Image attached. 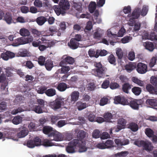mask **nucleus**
I'll list each match as a JSON object with an SVG mask.
<instances>
[{
	"label": "nucleus",
	"mask_w": 157,
	"mask_h": 157,
	"mask_svg": "<svg viewBox=\"0 0 157 157\" xmlns=\"http://www.w3.org/2000/svg\"><path fill=\"white\" fill-rule=\"evenodd\" d=\"M140 10L138 8L136 9L133 12L132 15H129L126 18L128 21V25L131 26H134L133 31L134 32L138 31L140 29V24L139 22H136L135 19L137 18L140 16Z\"/></svg>",
	"instance_id": "nucleus-1"
},
{
	"label": "nucleus",
	"mask_w": 157,
	"mask_h": 157,
	"mask_svg": "<svg viewBox=\"0 0 157 157\" xmlns=\"http://www.w3.org/2000/svg\"><path fill=\"white\" fill-rule=\"evenodd\" d=\"M70 7V4L67 0H60L59 6H55L53 8L56 14L59 16L60 14H64Z\"/></svg>",
	"instance_id": "nucleus-2"
},
{
	"label": "nucleus",
	"mask_w": 157,
	"mask_h": 157,
	"mask_svg": "<svg viewBox=\"0 0 157 157\" xmlns=\"http://www.w3.org/2000/svg\"><path fill=\"white\" fill-rule=\"evenodd\" d=\"M134 144L138 147H142L143 150L149 152L152 151L154 147L152 143L148 141L136 140Z\"/></svg>",
	"instance_id": "nucleus-3"
},
{
	"label": "nucleus",
	"mask_w": 157,
	"mask_h": 157,
	"mask_svg": "<svg viewBox=\"0 0 157 157\" xmlns=\"http://www.w3.org/2000/svg\"><path fill=\"white\" fill-rule=\"evenodd\" d=\"M134 144L138 147H142L143 150L149 152L152 151L154 147L152 143L148 141L136 140Z\"/></svg>",
	"instance_id": "nucleus-4"
},
{
	"label": "nucleus",
	"mask_w": 157,
	"mask_h": 157,
	"mask_svg": "<svg viewBox=\"0 0 157 157\" xmlns=\"http://www.w3.org/2000/svg\"><path fill=\"white\" fill-rule=\"evenodd\" d=\"M65 99L61 97H59L53 102H49L48 103V105L54 110H56L59 109L61 105L64 104Z\"/></svg>",
	"instance_id": "nucleus-5"
},
{
	"label": "nucleus",
	"mask_w": 157,
	"mask_h": 157,
	"mask_svg": "<svg viewBox=\"0 0 157 157\" xmlns=\"http://www.w3.org/2000/svg\"><path fill=\"white\" fill-rule=\"evenodd\" d=\"M94 65L97 68L96 71L93 70L92 72V73L98 77H102L104 74V70L102 67L101 64L100 63H96L94 64Z\"/></svg>",
	"instance_id": "nucleus-6"
},
{
	"label": "nucleus",
	"mask_w": 157,
	"mask_h": 157,
	"mask_svg": "<svg viewBox=\"0 0 157 157\" xmlns=\"http://www.w3.org/2000/svg\"><path fill=\"white\" fill-rule=\"evenodd\" d=\"M78 139H75L70 142L66 148L67 151L69 153H73L75 152V148L78 144Z\"/></svg>",
	"instance_id": "nucleus-7"
},
{
	"label": "nucleus",
	"mask_w": 157,
	"mask_h": 157,
	"mask_svg": "<svg viewBox=\"0 0 157 157\" xmlns=\"http://www.w3.org/2000/svg\"><path fill=\"white\" fill-rule=\"evenodd\" d=\"M114 103L116 104H121L123 105H126L129 104V102L127 100L122 96H116L114 98Z\"/></svg>",
	"instance_id": "nucleus-8"
},
{
	"label": "nucleus",
	"mask_w": 157,
	"mask_h": 157,
	"mask_svg": "<svg viewBox=\"0 0 157 157\" xmlns=\"http://www.w3.org/2000/svg\"><path fill=\"white\" fill-rule=\"evenodd\" d=\"M154 32H151L150 33L147 31H143L141 34L142 38L143 40H150L151 41L154 40L153 37Z\"/></svg>",
	"instance_id": "nucleus-9"
},
{
	"label": "nucleus",
	"mask_w": 157,
	"mask_h": 157,
	"mask_svg": "<svg viewBox=\"0 0 157 157\" xmlns=\"http://www.w3.org/2000/svg\"><path fill=\"white\" fill-rule=\"evenodd\" d=\"M137 72L140 74H144L147 71V66L142 63H139L137 65L136 69Z\"/></svg>",
	"instance_id": "nucleus-10"
},
{
	"label": "nucleus",
	"mask_w": 157,
	"mask_h": 157,
	"mask_svg": "<svg viewBox=\"0 0 157 157\" xmlns=\"http://www.w3.org/2000/svg\"><path fill=\"white\" fill-rule=\"evenodd\" d=\"M78 142L77 146L79 147L78 151L80 153L86 151L87 150V148L85 146V142L82 140H78Z\"/></svg>",
	"instance_id": "nucleus-11"
},
{
	"label": "nucleus",
	"mask_w": 157,
	"mask_h": 157,
	"mask_svg": "<svg viewBox=\"0 0 157 157\" xmlns=\"http://www.w3.org/2000/svg\"><path fill=\"white\" fill-rule=\"evenodd\" d=\"M4 20L8 24L14 23L12 19V16L10 13L7 12L4 15Z\"/></svg>",
	"instance_id": "nucleus-12"
},
{
	"label": "nucleus",
	"mask_w": 157,
	"mask_h": 157,
	"mask_svg": "<svg viewBox=\"0 0 157 157\" xmlns=\"http://www.w3.org/2000/svg\"><path fill=\"white\" fill-rule=\"evenodd\" d=\"M136 67V64L134 63L131 62L124 66V69L128 72H130Z\"/></svg>",
	"instance_id": "nucleus-13"
},
{
	"label": "nucleus",
	"mask_w": 157,
	"mask_h": 157,
	"mask_svg": "<svg viewBox=\"0 0 157 157\" xmlns=\"http://www.w3.org/2000/svg\"><path fill=\"white\" fill-rule=\"evenodd\" d=\"M0 82L2 83L1 88L4 90L7 86V81H6V78L4 74H2L0 76Z\"/></svg>",
	"instance_id": "nucleus-14"
},
{
	"label": "nucleus",
	"mask_w": 157,
	"mask_h": 157,
	"mask_svg": "<svg viewBox=\"0 0 157 157\" xmlns=\"http://www.w3.org/2000/svg\"><path fill=\"white\" fill-rule=\"evenodd\" d=\"M143 45L145 49L150 52L153 51L155 48L153 44L151 42L147 41L144 42Z\"/></svg>",
	"instance_id": "nucleus-15"
},
{
	"label": "nucleus",
	"mask_w": 157,
	"mask_h": 157,
	"mask_svg": "<svg viewBox=\"0 0 157 157\" xmlns=\"http://www.w3.org/2000/svg\"><path fill=\"white\" fill-rule=\"evenodd\" d=\"M23 37H21L15 39L12 44L11 45L13 46L17 47L19 45L24 44Z\"/></svg>",
	"instance_id": "nucleus-16"
},
{
	"label": "nucleus",
	"mask_w": 157,
	"mask_h": 157,
	"mask_svg": "<svg viewBox=\"0 0 157 157\" xmlns=\"http://www.w3.org/2000/svg\"><path fill=\"white\" fill-rule=\"evenodd\" d=\"M50 136H51V137H53V140L56 141H60L61 139V134L59 132L56 130H53L52 133H51Z\"/></svg>",
	"instance_id": "nucleus-17"
},
{
	"label": "nucleus",
	"mask_w": 157,
	"mask_h": 157,
	"mask_svg": "<svg viewBox=\"0 0 157 157\" xmlns=\"http://www.w3.org/2000/svg\"><path fill=\"white\" fill-rule=\"evenodd\" d=\"M92 20L94 22L100 23L101 22V19L99 16V12L98 10H96L94 13V17Z\"/></svg>",
	"instance_id": "nucleus-18"
},
{
	"label": "nucleus",
	"mask_w": 157,
	"mask_h": 157,
	"mask_svg": "<svg viewBox=\"0 0 157 157\" xmlns=\"http://www.w3.org/2000/svg\"><path fill=\"white\" fill-rule=\"evenodd\" d=\"M96 31L94 34V38L96 39L100 38L104 33V31L99 28L97 29Z\"/></svg>",
	"instance_id": "nucleus-19"
},
{
	"label": "nucleus",
	"mask_w": 157,
	"mask_h": 157,
	"mask_svg": "<svg viewBox=\"0 0 157 157\" xmlns=\"http://www.w3.org/2000/svg\"><path fill=\"white\" fill-rule=\"evenodd\" d=\"M46 43L48 44L46 46L40 44L39 46V48L40 51H43L47 48L52 46L55 44L56 42L54 41L49 42L48 41V42H46Z\"/></svg>",
	"instance_id": "nucleus-20"
},
{
	"label": "nucleus",
	"mask_w": 157,
	"mask_h": 157,
	"mask_svg": "<svg viewBox=\"0 0 157 157\" xmlns=\"http://www.w3.org/2000/svg\"><path fill=\"white\" fill-rule=\"evenodd\" d=\"M132 81L140 86H144L145 85V82L138 79L136 77H133L132 78Z\"/></svg>",
	"instance_id": "nucleus-21"
},
{
	"label": "nucleus",
	"mask_w": 157,
	"mask_h": 157,
	"mask_svg": "<svg viewBox=\"0 0 157 157\" xmlns=\"http://www.w3.org/2000/svg\"><path fill=\"white\" fill-rule=\"evenodd\" d=\"M79 93L77 91L73 92L71 95V101L75 102L77 101L79 98Z\"/></svg>",
	"instance_id": "nucleus-22"
},
{
	"label": "nucleus",
	"mask_w": 157,
	"mask_h": 157,
	"mask_svg": "<svg viewBox=\"0 0 157 157\" xmlns=\"http://www.w3.org/2000/svg\"><path fill=\"white\" fill-rule=\"evenodd\" d=\"M68 45L71 48L75 49L78 48V43L75 41V39H71L70 43H68Z\"/></svg>",
	"instance_id": "nucleus-23"
},
{
	"label": "nucleus",
	"mask_w": 157,
	"mask_h": 157,
	"mask_svg": "<svg viewBox=\"0 0 157 157\" xmlns=\"http://www.w3.org/2000/svg\"><path fill=\"white\" fill-rule=\"evenodd\" d=\"M99 50H97L95 53V51L92 49H90L88 51V54L90 57H94L97 58L99 56Z\"/></svg>",
	"instance_id": "nucleus-24"
},
{
	"label": "nucleus",
	"mask_w": 157,
	"mask_h": 157,
	"mask_svg": "<svg viewBox=\"0 0 157 157\" xmlns=\"http://www.w3.org/2000/svg\"><path fill=\"white\" fill-rule=\"evenodd\" d=\"M19 33L21 36H29L30 35V33L29 31L24 28L21 29L20 30Z\"/></svg>",
	"instance_id": "nucleus-25"
},
{
	"label": "nucleus",
	"mask_w": 157,
	"mask_h": 157,
	"mask_svg": "<svg viewBox=\"0 0 157 157\" xmlns=\"http://www.w3.org/2000/svg\"><path fill=\"white\" fill-rule=\"evenodd\" d=\"M59 33H58L57 35L58 36H60L61 34V33H59L60 32H63L66 29V25L65 22H60L59 24Z\"/></svg>",
	"instance_id": "nucleus-26"
},
{
	"label": "nucleus",
	"mask_w": 157,
	"mask_h": 157,
	"mask_svg": "<svg viewBox=\"0 0 157 157\" xmlns=\"http://www.w3.org/2000/svg\"><path fill=\"white\" fill-rule=\"evenodd\" d=\"M76 106L79 110H81L86 108L88 105L86 103L79 101L76 103Z\"/></svg>",
	"instance_id": "nucleus-27"
},
{
	"label": "nucleus",
	"mask_w": 157,
	"mask_h": 157,
	"mask_svg": "<svg viewBox=\"0 0 157 157\" xmlns=\"http://www.w3.org/2000/svg\"><path fill=\"white\" fill-rule=\"evenodd\" d=\"M126 121L124 118H121L117 121V126L118 128H123L124 127L126 124Z\"/></svg>",
	"instance_id": "nucleus-28"
},
{
	"label": "nucleus",
	"mask_w": 157,
	"mask_h": 157,
	"mask_svg": "<svg viewBox=\"0 0 157 157\" xmlns=\"http://www.w3.org/2000/svg\"><path fill=\"white\" fill-rule=\"evenodd\" d=\"M41 145L46 147H51L53 146L54 144L48 139H45L42 141Z\"/></svg>",
	"instance_id": "nucleus-29"
},
{
	"label": "nucleus",
	"mask_w": 157,
	"mask_h": 157,
	"mask_svg": "<svg viewBox=\"0 0 157 157\" xmlns=\"http://www.w3.org/2000/svg\"><path fill=\"white\" fill-rule=\"evenodd\" d=\"M63 59L66 62L69 64H72L74 62V59L71 57L64 55L63 56Z\"/></svg>",
	"instance_id": "nucleus-30"
},
{
	"label": "nucleus",
	"mask_w": 157,
	"mask_h": 157,
	"mask_svg": "<svg viewBox=\"0 0 157 157\" xmlns=\"http://www.w3.org/2000/svg\"><path fill=\"white\" fill-rule=\"evenodd\" d=\"M29 133V131L27 129H23L18 133L17 136L19 138L25 137Z\"/></svg>",
	"instance_id": "nucleus-31"
},
{
	"label": "nucleus",
	"mask_w": 157,
	"mask_h": 157,
	"mask_svg": "<svg viewBox=\"0 0 157 157\" xmlns=\"http://www.w3.org/2000/svg\"><path fill=\"white\" fill-rule=\"evenodd\" d=\"M70 70V67L67 66H65L63 67L61 70H59L55 74V76L57 75L58 73H65L67 72Z\"/></svg>",
	"instance_id": "nucleus-32"
},
{
	"label": "nucleus",
	"mask_w": 157,
	"mask_h": 157,
	"mask_svg": "<svg viewBox=\"0 0 157 157\" xmlns=\"http://www.w3.org/2000/svg\"><path fill=\"white\" fill-rule=\"evenodd\" d=\"M138 102L139 101L137 100H132L130 102V106L132 109H138L139 105Z\"/></svg>",
	"instance_id": "nucleus-33"
},
{
	"label": "nucleus",
	"mask_w": 157,
	"mask_h": 157,
	"mask_svg": "<svg viewBox=\"0 0 157 157\" xmlns=\"http://www.w3.org/2000/svg\"><path fill=\"white\" fill-rule=\"evenodd\" d=\"M146 103L152 107L157 106V101L155 99H148L146 101Z\"/></svg>",
	"instance_id": "nucleus-34"
},
{
	"label": "nucleus",
	"mask_w": 157,
	"mask_h": 157,
	"mask_svg": "<svg viewBox=\"0 0 157 157\" xmlns=\"http://www.w3.org/2000/svg\"><path fill=\"white\" fill-rule=\"evenodd\" d=\"M30 55V53L26 50L20 51L18 53V56L21 57L28 56Z\"/></svg>",
	"instance_id": "nucleus-35"
},
{
	"label": "nucleus",
	"mask_w": 157,
	"mask_h": 157,
	"mask_svg": "<svg viewBox=\"0 0 157 157\" xmlns=\"http://www.w3.org/2000/svg\"><path fill=\"white\" fill-rule=\"evenodd\" d=\"M67 88V85L63 82L60 83L57 87V89L60 91H64Z\"/></svg>",
	"instance_id": "nucleus-36"
},
{
	"label": "nucleus",
	"mask_w": 157,
	"mask_h": 157,
	"mask_svg": "<svg viewBox=\"0 0 157 157\" xmlns=\"http://www.w3.org/2000/svg\"><path fill=\"white\" fill-rule=\"evenodd\" d=\"M86 132L83 131H80L77 134V137L80 140H81L86 136Z\"/></svg>",
	"instance_id": "nucleus-37"
},
{
	"label": "nucleus",
	"mask_w": 157,
	"mask_h": 157,
	"mask_svg": "<svg viewBox=\"0 0 157 157\" xmlns=\"http://www.w3.org/2000/svg\"><path fill=\"white\" fill-rule=\"evenodd\" d=\"M104 143L106 148H109L114 147V142L112 140H108Z\"/></svg>",
	"instance_id": "nucleus-38"
},
{
	"label": "nucleus",
	"mask_w": 157,
	"mask_h": 157,
	"mask_svg": "<svg viewBox=\"0 0 157 157\" xmlns=\"http://www.w3.org/2000/svg\"><path fill=\"white\" fill-rule=\"evenodd\" d=\"M45 67L48 70L50 71L53 67L52 61L50 60H47L45 64Z\"/></svg>",
	"instance_id": "nucleus-39"
},
{
	"label": "nucleus",
	"mask_w": 157,
	"mask_h": 157,
	"mask_svg": "<svg viewBox=\"0 0 157 157\" xmlns=\"http://www.w3.org/2000/svg\"><path fill=\"white\" fill-rule=\"evenodd\" d=\"M126 33V30L123 27H122L119 30L117 34H115V37H122Z\"/></svg>",
	"instance_id": "nucleus-40"
},
{
	"label": "nucleus",
	"mask_w": 157,
	"mask_h": 157,
	"mask_svg": "<svg viewBox=\"0 0 157 157\" xmlns=\"http://www.w3.org/2000/svg\"><path fill=\"white\" fill-rule=\"evenodd\" d=\"M16 21L17 22L24 23L26 22H30L31 21L29 19H25L23 17L19 16L17 18Z\"/></svg>",
	"instance_id": "nucleus-41"
},
{
	"label": "nucleus",
	"mask_w": 157,
	"mask_h": 157,
	"mask_svg": "<svg viewBox=\"0 0 157 157\" xmlns=\"http://www.w3.org/2000/svg\"><path fill=\"white\" fill-rule=\"evenodd\" d=\"M132 90L133 93L136 95H140L142 91L141 88L136 86L133 87Z\"/></svg>",
	"instance_id": "nucleus-42"
},
{
	"label": "nucleus",
	"mask_w": 157,
	"mask_h": 157,
	"mask_svg": "<svg viewBox=\"0 0 157 157\" xmlns=\"http://www.w3.org/2000/svg\"><path fill=\"white\" fill-rule=\"evenodd\" d=\"M45 93L48 96L52 97L56 94V91L55 90L51 88L47 90Z\"/></svg>",
	"instance_id": "nucleus-43"
},
{
	"label": "nucleus",
	"mask_w": 157,
	"mask_h": 157,
	"mask_svg": "<svg viewBox=\"0 0 157 157\" xmlns=\"http://www.w3.org/2000/svg\"><path fill=\"white\" fill-rule=\"evenodd\" d=\"M53 128H43V132L45 134L47 135L48 137H51L50 136L51 134L52 133L53 130Z\"/></svg>",
	"instance_id": "nucleus-44"
},
{
	"label": "nucleus",
	"mask_w": 157,
	"mask_h": 157,
	"mask_svg": "<svg viewBox=\"0 0 157 157\" xmlns=\"http://www.w3.org/2000/svg\"><path fill=\"white\" fill-rule=\"evenodd\" d=\"M46 20L45 17H40L37 18L36 20V22L38 24L40 25L44 24L46 21Z\"/></svg>",
	"instance_id": "nucleus-45"
},
{
	"label": "nucleus",
	"mask_w": 157,
	"mask_h": 157,
	"mask_svg": "<svg viewBox=\"0 0 157 157\" xmlns=\"http://www.w3.org/2000/svg\"><path fill=\"white\" fill-rule=\"evenodd\" d=\"M131 88V85L128 83L124 84L122 86V89L123 91L126 93H128V90Z\"/></svg>",
	"instance_id": "nucleus-46"
},
{
	"label": "nucleus",
	"mask_w": 157,
	"mask_h": 157,
	"mask_svg": "<svg viewBox=\"0 0 157 157\" xmlns=\"http://www.w3.org/2000/svg\"><path fill=\"white\" fill-rule=\"evenodd\" d=\"M96 4L95 2H91L90 3L89 5V9L91 13L93 12L96 9Z\"/></svg>",
	"instance_id": "nucleus-47"
},
{
	"label": "nucleus",
	"mask_w": 157,
	"mask_h": 157,
	"mask_svg": "<svg viewBox=\"0 0 157 157\" xmlns=\"http://www.w3.org/2000/svg\"><path fill=\"white\" fill-rule=\"evenodd\" d=\"M132 38L131 36H126L121 39V41L123 44H126L129 42L132 39Z\"/></svg>",
	"instance_id": "nucleus-48"
},
{
	"label": "nucleus",
	"mask_w": 157,
	"mask_h": 157,
	"mask_svg": "<svg viewBox=\"0 0 157 157\" xmlns=\"http://www.w3.org/2000/svg\"><path fill=\"white\" fill-rule=\"evenodd\" d=\"M22 118L20 116H17L14 117L13 120V123L15 124H18L22 121Z\"/></svg>",
	"instance_id": "nucleus-49"
},
{
	"label": "nucleus",
	"mask_w": 157,
	"mask_h": 157,
	"mask_svg": "<svg viewBox=\"0 0 157 157\" xmlns=\"http://www.w3.org/2000/svg\"><path fill=\"white\" fill-rule=\"evenodd\" d=\"M34 143L36 146H39L41 145L42 141L38 137H36L33 139Z\"/></svg>",
	"instance_id": "nucleus-50"
},
{
	"label": "nucleus",
	"mask_w": 157,
	"mask_h": 157,
	"mask_svg": "<svg viewBox=\"0 0 157 157\" xmlns=\"http://www.w3.org/2000/svg\"><path fill=\"white\" fill-rule=\"evenodd\" d=\"M104 117L105 121L109 122L112 118L113 116L111 113H107L104 114Z\"/></svg>",
	"instance_id": "nucleus-51"
},
{
	"label": "nucleus",
	"mask_w": 157,
	"mask_h": 157,
	"mask_svg": "<svg viewBox=\"0 0 157 157\" xmlns=\"http://www.w3.org/2000/svg\"><path fill=\"white\" fill-rule=\"evenodd\" d=\"M146 135L148 137H151L154 135V132L151 128H146L145 131Z\"/></svg>",
	"instance_id": "nucleus-52"
},
{
	"label": "nucleus",
	"mask_w": 157,
	"mask_h": 157,
	"mask_svg": "<svg viewBox=\"0 0 157 157\" xmlns=\"http://www.w3.org/2000/svg\"><path fill=\"white\" fill-rule=\"evenodd\" d=\"M116 53L118 58L121 59L123 57V55L122 49L119 48H117L116 49Z\"/></svg>",
	"instance_id": "nucleus-53"
},
{
	"label": "nucleus",
	"mask_w": 157,
	"mask_h": 157,
	"mask_svg": "<svg viewBox=\"0 0 157 157\" xmlns=\"http://www.w3.org/2000/svg\"><path fill=\"white\" fill-rule=\"evenodd\" d=\"M27 146L30 148H33L36 146L33 140H29L27 142Z\"/></svg>",
	"instance_id": "nucleus-54"
},
{
	"label": "nucleus",
	"mask_w": 157,
	"mask_h": 157,
	"mask_svg": "<svg viewBox=\"0 0 157 157\" xmlns=\"http://www.w3.org/2000/svg\"><path fill=\"white\" fill-rule=\"evenodd\" d=\"M109 101L108 98L106 97H103L101 99L100 105L101 106H103L108 103Z\"/></svg>",
	"instance_id": "nucleus-55"
},
{
	"label": "nucleus",
	"mask_w": 157,
	"mask_h": 157,
	"mask_svg": "<svg viewBox=\"0 0 157 157\" xmlns=\"http://www.w3.org/2000/svg\"><path fill=\"white\" fill-rule=\"evenodd\" d=\"M108 60L110 63L115 65L116 64V59L113 55H110L108 57Z\"/></svg>",
	"instance_id": "nucleus-56"
},
{
	"label": "nucleus",
	"mask_w": 157,
	"mask_h": 157,
	"mask_svg": "<svg viewBox=\"0 0 157 157\" xmlns=\"http://www.w3.org/2000/svg\"><path fill=\"white\" fill-rule=\"evenodd\" d=\"M110 137L109 134L106 132H103L100 135V138L102 140L109 138Z\"/></svg>",
	"instance_id": "nucleus-57"
},
{
	"label": "nucleus",
	"mask_w": 157,
	"mask_h": 157,
	"mask_svg": "<svg viewBox=\"0 0 157 157\" xmlns=\"http://www.w3.org/2000/svg\"><path fill=\"white\" fill-rule=\"evenodd\" d=\"M113 29H114V28H112L107 30L106 32V35L107 36L109 37H111L112 36L114 37H115V34L112 32V30Z\"/></svg>",
	"instance_id": "nucleus-58"
},
{
	"label": "nucleus",
	"mask_w": 157,
	"mask_h": 157,
	"mask_svg": "<svg viewBox=\"0 0 157 157\" xmlns=\"http://www.w3.org/2000/svg\"><path fill=\"white\" fill-rule=\"evenodd\" d=\"M33 37L32 36H30L28 37L23 38V40L24 44H28L33 41Z\"/></svg>",
	"instance_id": "nucleus-59"
},
{
	"label": "nucleus",
	"mask_w": 157,
	"mask_h": 157,
	"mask_svg": "<svg viewBox=\"0 0 157 157\" xmlns=\"http://www.w3.org/2000/svg\"><path fill=\"white\" fill-rule=\"evenodd\" d=\"M128 58V59L131 61H133L135 59V54L134 51H132L129 52Z\"/></svg>",
	"instance_id": "nucleus-60"
},
{
	"label": "nucleus",
	"mask_w": 157,
	"mask_h": 157,
	"mask_svg": "<svg viewBox=\"0 0 157 157\" xmlns=\"http://www.w3.org/2000/svg\"><path fill=\"white\" fill-rule=\"evenodd\" d=\"M82 4L80 3H74V6L75 9L78 12H80L82 11Z\"/></svg>",
	"instance_id": "nucleus-61"
},
{
	"label": "nucleus",
	"mask_w": 157,
	"mask_h": 157,
	"mask_svg": "<svg viewBox=\"0 0 157 157\" xmlns=\"http://www.w3.org/2000/svg\"><path fill=\"white\" fill-rule=\"evenodd\" d=\"M45 59L44 57L40 56L38 59V63L41 66L44 65L45 63Z\"/></svg>",
	"instance_id": "nucleus-62"
},
{
	"label": "nucleus",
	"mask_w": 157,
	"mask_h": 157,
	"mask_svg": "<svg viewBox=\"0 0 157 157\" xmlns=\"http://www.w3.org/2000/svg\"><path fill=\"white\" fill-rule=\"evenodd\" d=\"M100 131L98 130H94L92 133V136L93 138H98L100 137Z\"/></svg>",
	"instance_id": "nucleus-63"
},
{
	"label": "nucleus",
	"mask_w": 157,
	"mask_h": 157,
	"mask_svg": "<svg viewBox=\"0 0 157 157\" xmlns=\"http://www.w3.org/2000/svg\"><path fill=\"white\" fill-rule=\"evenodd\" d=\"M148 11V6H143L141 13V14L143 16L146 15Z\"/></svg>",
	"instance_id": "nucleus-64"
}]
</instances>
